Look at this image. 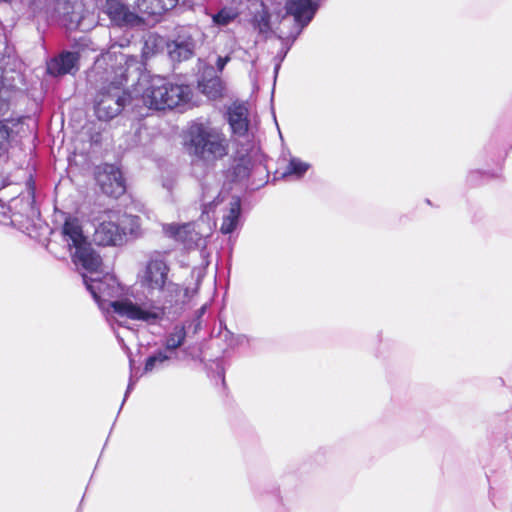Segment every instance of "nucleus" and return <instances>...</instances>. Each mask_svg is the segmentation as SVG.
<instances>
[{
	"mask_svg": "<svg viewBox=\"0 0 512 512\" xmlns=\"http://www.w3.org/2000/svg\"><path fill=\"white\" fill-rule=\"evenodd\" d=\"M62 236L87 290L102 309L108 303L118 316L147 323H154L162 318L163 309L159 306L138 305L128 298L112 300L121 295L122 287L115 276L109 273L101 276V257L88 242L77 219L69 218L65 221Z\"/></svg>",
	"mask_w": 512,
	"mask_h": 512,
	"instance_id": "nucleus-1",
	"label": "nucleus"
},
{
	"mask_svg": "<svg viewBox=\"0 0 512 512\" xmlns=\"http://www.w3.org/2000/svg\"><path fill=\"white\" fill-rule=\"evenodd\" d=\"M116 48V45H112L109 52L97 58L94 64V70L98 71L115 56V64L110 65V71L106 70L105 81L110 83V89L103 87L95 100L96 116L105 121L117 116L124 107L125 97L121 86L127 80L128 69L138 63L135 56L118 52Z\"/></svg>",
	"mask_w": 512,
	"mask_h": 512,
	"instance_id": "nucleus-2",
	"label": "nucleus"
},
{
	"mask_svg": "<svg viewBox=\"0 0 512 512\" xmlns=\"http://www.w3.org/2000/svg\"><path fill=\"white\" fill-rule=\"evenodd\" d=\"M170 268L160 256L150 258L138 278L142 288L164 310L165 304H176L187 297V291L169 278ZM147 307L151 305L145 304Z\"/></svg>",
	"mask_w": 512,
	"mask_h": 512,
	"instance_id": "nucleus-3",
	"label": "nucleus"
},
{
	"mask_svg": "<svg viewBox=\"0 0 512 512\" xmlns=\"http://www.w3.org/2000/svg\"><path fill=\"white\" fill-rule=\"evenodd\" d=\"M135 92H142L143 103L156 110L173 109L187 103L191 97V89L188 85L172 83L158 75L151 77L143 75L138 81Z\"/></svg>",
	"mask_w": 512,
	"mask_h": 512,
	"instance_id": "nucleus-4",
	"label": "nucleus"
},
{
	"mask_svg": "<svg viewBox=\"0 0 512 512\" xmlns=\"http://www.w3.org/2000/svg\"><path fill=\"white\" fill-rule=\"evenodd\" d=\"M190 152L199 159L213 163L228 154L229 141L218 128L195 124L189 132Z\"/></svg>",
	"mask_w": 512,
	"mask_h": 512,
	"instance_id": "nucleus-5",
	"label": "nucleus"
},
{
	"mask_svg": "<svg viewBox=\"0 0 512 512\" xmlns=\"http://www.w3.org/2000/svg\"><path fill=\"white\" fill-rule=\"evenodd\" d=\"M93 240L101 246H117L124 242L119 223V212L106 211L93 219Z\"/></svg>",
	"mask_w": 512,
	"mask_h": 512,
	"instance_id": "nucleus-6",
	"label": "nucleus"
},
{
	"mask_svg": "<svg viewBox=\"0 0 512 512\" xmlns=\"http://www.w3.org/2000/svg\"><path fill=\"white\" fill-rule=\"evenodd\" d=\"M96 180L103 193L118 198L126 190L121 171L114 165H103L98 168Z\"/></svg>",
	"mask_w": 512,
	"mask_h": 512,
	"instance_id": "nucleus-7",
	"label": "nucleus"
},
{
	"mask_svg": "<svg viewBox=\"0 0 512 512\" xmlns=\"http://www.w3.org/2000/svg\"><path fill=\"white\" fill-rule=\"evenodd\" d=\"M165 232L189 248L192 246H200L202 242V234L196 230L195 223L183 225L169 224L165 226Z\"/></svg>",
	"mask_w": 512,
	"mask_h": 512,
	"instance_id": "nucleus-8",
	"label": "nucleus"
},
{
	"mask_svg": "<svg viewBox=\"0 0 512 512\" xmlns=\"http://www.w3.org/2000/svg\"><path fill=\"white\" fill-rule=\"evenodd\" d=\"M286 9L294 17L296 23L303 28L314 17L317 5L312 0H287Z\"/></svg>",
	"mask_w": 512,
	"mask_h": 512,
	"instance_id": "nucleus-9",
	"label": "nucleus"
},
{
	"mask_svg": "<svg viewBox=\"0 0 512 512\" xmlns=\"http://www.w3.org/2000/svg\"><path fill=\"white\" fill-rule=\"evenodd\" d=\"M105 13L116 25H133L139 22V17L119 0H106Z\"/></svg>",
	"mask_w": 512,
	"mask_h": 512,
	"instance_id": "nucleus-10",
	"label": "nucleus"
},
{
	"mask_svg": "<svg viewBox=\"0 0 512 512\" xmlns=\"http://www.w3.org/2000/svg\"><path fill=\"white\" fill-rule=\"evenodd\" d=\"M228 120L235 135L245 136L248 133V109L244 104H233L228 110Z\"/></svg>",
	"mask_w": 512,
	"mask_h": 512,
	"instance_id": "nucleus-11",
	"label": "nucleus"
},
{
	"mask_svg": "<svg viewBox=\"0 0 512 512\" xmlns=\"http://www.w3.org/2000/svg\"><path fill=\"white\" fill-rule=\"evenodd\" d=\"M79 54L75 52H65L59 57L52 59L47 64V72L53 76L72 73L77 69Z\"/></svg>",
	"mask_w": 512,
	"mask_h": 512,
	"instance_id": "nucleus-12",
	"label": "nucleus"
},
{
	"mask_svg": "<svg viewBox=\"0 0 512 512\" xmlns=\"http://www.w3.org/2000/svg\"><path fill=\"white\" fill-rule=\"evenodd\" d=\"M241 211L240 200L237 197H232L228 203V211L223 215V221L220 230L224 234L233 232L238 224Z\"/></svg>",
	"mask_w": 512,
	"mask_h": 512,
	"instance_id": "nucleus-13",
	"label": "nucleus"
},
{
	"mask_svg": "<svg viewBox=\"0 0 512 512\" xmlns=\"http://www.w3.org/2000/svg\"><path fill=\"white\" fill-rule=\"evenodd\" d=\"M194 42L191 38L181 40L178 39L167 45L168 53L172 60H186L191 57L194 50Z\"/></svg>",
	"mask_w": 512,
	"mask_h": 512,
	"instance_id": "nucleus-14",
	"label": "nucleus"
},
{
	"mask_svg": "<svg viewBox=\"0 0 512 512\" xmlns=\"http://www.w3.org/2000/svg\"><path fill=\"white\" fill-rule=\"evenodd\" d=\"M119 223L123 238L127 235H137L140 229V221L137 216L121 214L119 212Z\"/></svg>",
	"mask_w": 512,
	"mask_h": 512,
	"instance_id": "nucleus-15",
	"label": "nucleus"
},
{
	"mask_svg": "<svg viewBox=\"0 0 512 512\" xmlns=\"http://www.w3.org/2000/svg\"><path fill=\"white\" fill-rule=\"evenodd\" d=\"M239 11L235 7H223L218 13L212 15V21L217 26H227L234 22L238 16Z\"/></svg>",
	"mask_w": 512,
	"mask_h": 512,
	"instance_id": "nucleus-16",
	"label": "nucleus"
},
{
	"mask_svg": "<svg viewBox=\"0 0 512 512\" xmlns=\"http://www.w3.org/2000/svg\"><path fill=\"white\" fill-rule=\"evenodd\" d=\"M199 88L207 97L216 99L222 93V82L218 77L211 78L207 81L202 80L199 82Z\"/></svg>",
	"mask_w": 512,
	"mask_h": 512,
	"instance_id": "nucleus-17",
	"label": "nucleus"
},
{
	"mask_svg": "<svg viewBox=\"0 0 512 512\" xmlns=\"http://www.w3.org/2000/svg\"><path fill=\"white\" fill-rule=\"evenodd\" d=\"M310 165L307 162L302 161L299 158L292 157L284 171V176H295L297 178L302 177Z\"/></svg>",
	"mask_w": 512,
	"mask_h": 512,
	"instance_id": "nucleus-18",
	"label": "nucleus"
},
{
	"mask_svg": "<svg viewBox=\"0 0 512 512\" xmlns=\"http://www.w3.org/2000/svg\"><path fill=\"white\" fill-rule=\"evenodd\" d=\"M252 25L259 34H267L270 31V14L265 7L262 6L261 11L254 15Z\"/></svg>",
	"mask_w": 512,
	"mask_h": 512,
	"instance_id": "nucleus-19",
	"label": "nucleus"
},
{
	"mask_svg": "<svg viewBox=\"0 0 512 512\" xmlns=\"http://www.w3.org/2000/svg\"><path fill=\"white\" fill-rule=\"evenodd\" d=\"M186 338L184 327L176 326L166 339V349L176 350L180 347Z\"/></svg>",
	"mask_w": 512,
	"mask_h": 512,
	"instance_id": "nucleus-20",
	"label": "nucleus"
},
{
	"mask_svg": "<svg viewBox=\"0 0 512 512\" xmlns=\"http://www.w3.org/2000/svg\"><path fill=\"white\" fill-rule=\"evenodd\" d=\"M156 4H157V6H160L159 0H136V6H137L138 10L141 13L147 14V15L162 14L161 7H156Z\"/></svg>",
	"mask_w": 512,
	"mask_h": 512,
	"instance_id": "nucleus-21",
	"label": "nucleus"
},
{
	"mask_svg": "<svg viewBox=\"0 0 512 512\" xmlns=\"http://www.w3.org/2000/svg\"><path fill=\"white\" fill-rule=\"evenodd\" d=\"M170 358L169 355H167L165 352L163 351H159L157 353H155L154 355L150 356L147 360H146V363H145V371L146 372H151L153 371L155 368L159 367L160 365H162L163 363H165L166 361H168Z\"/></svg>",
	"mask_w": 512,
	"mask_h": 512,
	"instance_id": "nucleus-22",
	"label": "nucleus"
},
{
	"mask_svg": "<svg viewBox=\"0 0 512 512\" xmlns=\"http://www.w3.org/2000/svg\"><path fill=\"white\" fill-rule=\"evenodd\" d=\"M163 40L160 37L155 35H149L145 40V44L143 47V56L149 57V55L154 53V49L158 48L162 44Z\"/></svg>",
	"mask_w": 512,
	"mask_h": 512,
	"instance_id": "nucleus-23",
	"label": "nucleus"
},
{
	"mask_svg": "<svg viewBox=\"0 0 512 512\" xmlns=\"http://www.w3.org/2000/svg\"><path fill=\"white\" fill-rule=\"evenodd\" d=\"M218 192L217 187L214 189V191L210 190H204L203 192V202L205 206H212V205H218L220 202L223 201V198L220 199V195H218L216 198H214V194Z\"/></svg>",
	"mask_w": 512,
	"mask_h": 512,
	"instance_id": "nucleus-24",
	"label": "nucleus"
},
{
	"mask_svg": "<svg viewBox=\"0 0 512 512\" xmlns=\"http://www.w3.org/2000/svg\"><path fill=\"white\" fill-rule=\"evenodd\" d=\"M9 129L6 124L0 122V155L7 150Z\"/></svg>",
	"mask_w": 512,
	"mask_h": 512,
	"instance_id": "nucleus-25",
	"label": "nucleus"
},
{
	"mask_svg": "<svg viewBox=\"0 0 512 512\" xmlns=\"http://www.w3.org/2000/svg\"><path fill=\"white\" fill-rule=\"evenodd\" d=\"M178 1L179 0H159V7L162 9V13L173 9L177 5Z\"/></svg>",
	"mask_w": 512,
	"mask_h": 512,
	"instance_id": "nucleus-26",
	"label": "nucleus"
},
{
	"mask_svg": "<svg viewBox=\"0 0 512 512\" xmlns=\"http://www.w3.org/2000/svg\"><path fill=\"white\" fill-rule=\"evenodd\" d=\"M229 60H230V57H228V56L227 57H218L217 63H216L218 70L222 71L224 69L225 65L229 62Z\"/></svg>",
	"mask_w": 512,
	"mask_h": 512,
	"instance_id": "nucleus-27",
	"label": "nucleus"
},
{
	"mask_svg": "<svg viewBox=\"0 0 512 512\" xmlns=\"http://www.w3.org/2000/svg\"><path fill=\"white\" fill-rule=\"evenodd\" d=\"M132 386H133V382H132V380H130L126 394L132 389Z\"/></svg>",
	"mask_w": 512,
	"mask_h": 512,
	"instance_id": "nucleus-28",
	"label": "nucleus"
},
{
	"mask_svg": "<svg viewBox=\"0 0 512 512\" xmlns=\"http://www.w3.org/2000/svg\"><path fill=\"white\" fill-rule=\"evenodd\" d=\"M80 25H81V23H80V21H78L75 26L78 27Z\"/></svg>",
	"mask_w": 512,
	"mask_h": 512,
	"instance_id": "nucleus-29",
	"label": "nucleus"
}]
</instances>
